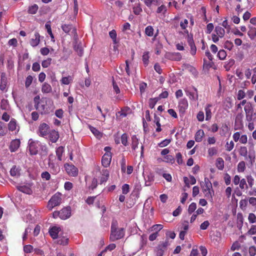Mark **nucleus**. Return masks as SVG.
<instances>
[{
  "label": "nucleus",
  "instance_id": "1",
  "mask_svg": "<svg viewBox=\"0 0 256 256\" xmlns=\"http://www.w3.org/2000/svg\"><path fill=\"white\" fill-rule=\"evenodd\" d=\"M34 108L38 110L41 114H46L50 113V108L47 105L46 101L40 100L39 96H36L34 98Z\"/></svg>",
  "mask_w": 256,
  "mask_h": 256
},
{
  "label": "nucleus",
  "instance_id": "2",
  "mask_svg": "<svg viewBox=\"0 0 256 256\" xmlns=\"http://www.w3.org/2000/svg\"><path fill=\"white\" fill-rule=\"evenodd\" d=\"M117 222H112L111 226L110 236V239L111 241L114 242L124 238L125 230L124 228H117Z\"/></svg>",
  "mask_w": 256,
  "mask_h": 256
},
{
  "label": "nucleus",
  "instance_id": "3",
  "mask_svg": "<svg viewBox=\"0 0 256 256\" xmlns=\"http://www.w3.org/2000/svg\"><path fill=\"white\" fill-rule=\"evenodd\" d=\"M62 194L60 192H57L48 201V208L52 210L54 206H59L62 203Z\"/></svg>",
  "mask_w": 256,
  "mask_h": 256
},
{
  "label": "nucleus",
  "instance_id": "4",
  "mask_svg": "<svg viewBox=\"0 0 256 256\" xmlns=\"http://www.w3.org/2000/svg\"><path fill=\"white\" fill-rule=\"evenodd\" d=\"M40 144V142L38 140H34L32 139L29 140L28 148L30 154H37Z\"/></svg>",
  "mask_w": 256,
  "mask_h": 256
},
{
  "label": "nucleus",
  "instance_id": "5",
  "mask_svg": "<svg viewBox=\"0 0 256 256\" xmlns=\"http://www.w3.org/2000/svg\"><path fill=\"white\" fill-rule=\"evenodd\" d=\"M64 168L66 173L71 176H76L78 174V169L72 164L66 163L64 164Z\"/></svg>",
  "mask_w": 256,
  "mask_h": 256
},
{
  "label": "nucleus",
  "instance_id": "6",
  "mask_svg": "<svg viewBox=\"0 0 256 256\" xmlns=\"http://www.w3.org/2000/svg\"><path fill=\"white\" fill-rule=\"evenodd\" d=\"M169 245L168 240L159 244L156 248V256H162L164 251L166 250L167 246Z\"/></svg>",
  "mask_w": 256,
  "mask_h": 256
},
{
  "label": "nucleus",
  "instance_id": "7",
  "mask_svg": "<svg viewBox=\"0 0 256 256\" xmlns=\"http://www.w3.org/2000/svg\"><path fill=\"white\" fill-rule=\"evenodd\" d=\"M188 102L186 98L181 99L178 104V108L179 112L182 114H184L186 112V110L188 108Z\"/></svg>",
  "mask_w": 256,
  "mask_h": 256
},
{
  "label": "nucleus",
  "instance_id": "8",
  "mask_svg": "<svg viewBox=\"0 0 256 256\" xmlns=\"http://www.w3.org/2000/svg\"><path fill=\"white\" fill-rule=\"evenodd\" d=\"M50 126L46 123L40 124L38 126V134L40 136L44 137L48 135Z\"/></svg>",
  "mask_w": 256,
  "mask_h": 256
},
{
  "label": "nucleus",
  "instance_id": "9",
  "mask_svg": "<svg viewBox=\"0 0 256 256\" xmlns=\"http://www.w3.org/2000/svg\"><path fill=\"white\" fill-rule=\"evenodd\" d=\"M8 128L10 131H15V134H18L20 130V126L18 125L16 120L12 118L8 124Z\"/></svg>",
  "mask_w": 256,
  "mask_h": 256
},
{
  "label": "nucleus",
  "instance_id": "10",
  "mask_svg": "<svg viewBox=\"0 0 256 256\" xmlns=\"http://www.w3.org/2000/svg\"><path fill=\"white\" fill-rule=\"evenodd\" d=\"M48 166L50 168V172L52 174H56L60 172V168L59 166L51 161L49 160V162H48Z\"/></svg>",
  "mask_w": 256,
  "mask_h": 256
},
{
  "label": "nucleus",
  "instance_id": "11",
  "mask_svg": "<svg viewBox=\"0 0 256 256\" xmlns=\"http://www.w3.org/2000/svg\"><path fill=\"white\" fill-rule=\"evenodd\" d=\"M187 41H188L189 46L190 48V52L192 56H194L196 52V48L195 45V44H194V40L193 39V36L192 35H190V36L188 35Z\"/></svg>",
  "mask_w": 256,
  "mask_h": 256
},
{
  "label": "nucleus",
  "instance_id": "12",
  "mask_svg": "<svg viewBox=\"0 0 256 256\" xmlns=\"http://www.w3.org/2000/svg\"><path fill=\"white\" fill-rule=\"evenodd\" d=\"M112 160V154L111 152H106L102 156V165L106 168L108 166Z\"/></svg>",
  "mask_w": 256,
  "mask_h": 256
},
{
  "label": "nucleus",
  "instance_id": "13",
  "mask_svg": "<svg viewBox=\"0 0 256 256\" xmlns=\"http://www.w3.org/2000/svg\"><path fill=\"white\" fill-rule=\"evenodd\" d=\"M60 218L66 220L69 218L71 216V208L70 206H67L62 208L60 210Z\"/></svg>",
  "mask_w": 256,
  "mask_h": 256
},
{
  "label": "nucleus",
  "instance_id": "14",
  "mask_svg": "<svg viewBox=\"0 0 256 256\" xmlns=\"http://www.w3.org/2000/svg\"><path fill=\"white\" fill-rule=\"evenodd\" d=\"M100 184H102L104 182H106L109 176H110V172L107 169H102L100 171Z\"/></svg>",
  "mask_w": 256,
  "mask_h": 256
},
{
  "label": "nucleus",
  "instance_id": "15",
  "mask_svg": "<svg viewBox=\"0 0 256 256\" xmlns=\"http://www.w3.org/2000/svg\"><path fill=\"white\" fill-rule=\"evenodd\" d=\"M20 144V141L19 139H15L12 140L9 146V149L11 152L16 151Z\"/></svg>",
  "mask_w": 256,
  "mask_h": 256
},
{
  "label": "nucleus",
  "instance_id": "16",
  "mask_svg": "<svg viewBox=\"0 0 256 256\" xmlns=\"http://www.w3.org/2000/svg\"><path fill=\"white\" fill-rule=\"evenodd\" d=\"M242 118H243V114L242 112L236 115V120H235V125H234V127H235L234 129L236 130L240 129L242 127V126H243L242 122Z\"/></svg>",
  "mask_w": 256,
  "mask_h": 256
},
{
  "label": "nucleus",
  "instance_id": "17",
  "mask_svg": "<svg viewBox=\"0 0 256 256\" xmlns=\"http://www.w3.org/2000/svg\"><path fill=\"white\" fill-rule=\"evenodd\" d=\"M202 187L205 196L208 198H212V193L214 194L212 186H203Z\"/></svg>",
  "mask_w": 256,
  "mask_h": 256
},
{
  "label": "nucleus",
  "instance_id": "18",
  "mask_svg": "<svg viewBox=\"0 0 256 256\" xmlns=\"http://www.w3.org/2000/svg\"><path fill=\"white\" fill-rule=\"evenodd\" d=\"M16 188L19 191L27 194H31L32 193V190L30 186H18Z\"/></svg>",
  "mask_w": 256,
  "mask_h": 256
},
{
  "label": "nucleus",
  "instance_id": "19",
  "mask_svg": "<svg viewBox=\"0 0 256 256\" xmlns=\"http://www.w3.org/2000/svg\"><path fill=\"white\" fill-rule=\"evenodd\" d=\"M34 38H32L30 40V44L32 47L37 46L40 42V35L38 32L34 33Z\"/></svg>",
  "mask_w": 256,
  "mask_h": 256
},
{
  "label": "nucleus",
  "instance_id": "20",
  "mask_svg": "<svg viewBox=\"0 0 256 256\" xmlns=\"http://www.w3.org/2000/svg\"><path fill=\"white\" fill-rule=\"evenodd\" d=\"M239 154L244 158L245 160H247L248 158L250 160H252V156L250 155H248V149L246 146H241L238 150Z\"/></svg>",
  "mask_w": 256,
  "mask_h": 256
},
{
  "label": "nucleus",
  "instance_id": "21",
  "mask_svg": "<svg viewBox=\"0 0 256 256\" xmlns=\"http://www.w3.org/2000/svg\"><path fill=\"white\" fill-rule=\"evenodd\" d=\"M48 137L52 142L55 143L59 138V134L58 131L52 130L50 132Z\"/></svg>",
  "mask_w": 256,
  "mask_h": 256
},
{
  "label": "nucleus",
  "instance_id": "22",
  "mask_svg": "<svg viewBox=\"0 0 256 256\" xmlns=\"http://www.w3.org/2000/svg\"><path fill=\"white\" fill-rule=\"evenodd\" d=\"M60 230V228L56 226H53L49 230V233L53 239H56L58 236V233Z\"/></svg>",
  "mask_w": 256,
  "mask_h": 256
},
{
  "label": "nucleus",
  "instance_id": "23",
  "mask_svg": "<svg viewBox=\"0 0 256 256\" xmlns=\"http://www.w3.org/2000/svg\"><path fill=\"white\" fill-rule=\"evenodd\" d=\"M212 106V104H207L204 108L205 112H206V120H209L211 119L212 116V113L211 108Z\"/></svg>",
  "mask_w": 256,
  "mask_h": 256
},
{
  "label": "nucleus",
  "instance_id": "24",
  "mask_svg": "<svg viewBox=\"0 0 256 256\" xmlns=\"http://www.w3.org/2000/svg\"><path fill=\"white\" fill-rule=\"evenodd\" d=\"M194 92H187L186 95L188 96L190 100H198V90L196 88H194Z\"/></svg>",
  "mask_w": 256,
  "mask_h": 256
},
{
  "label": "nucleus",
  "instance_id": "25",
  "mask_svg": "<svg viewBox=\"0 0 256 256\" xmlns=\"http://www.w3.org/2000/svg\"><path fill=\"white\" fill-rule=\"evenodd\" d=\"M204 136V131L200 129L198 130L194 136V139L196 142H200L202 140L203 137Z\"/></svg>",
  "mask_w": 256,
  "mask_h": 256
},
{
  "label": "nucleus",
  "instance_id": "26",
  "mask_svg": "<svg viewBox=\"0 0 256 256\" xmlns=\"http://www.w3.org/2000/svg\"><path fill=\"white\" fill-rule=\"evenodd\" d=\"M64 147L62 146H60L58 147L56 150V156H57L58 160L59 161H62V155L64 153Z\"/></svg>",
  "mask_w": 256,
  "mask_h": 256
},
{
  "label": "nucleus",
  "instance_id": "27",
  "mask_svg": "<svg viewBox=\"0 0 256 256\" xmlns=\"http://www.w3.org/2000/svg\"><path fill=\"white\" fill-rule=\"evenodd\" d=\"M57 238H58L57 243L58 244L66 246L68 243V238L66 236L60 235Z\"/></svg>",
  "mask_w": 256,
  "mask_h": 256
},
{
  "label": "nucleus",
  "instance_id": "28",
  "mask_svg": "<svg viewBox=\"0 0 256 256\" xmlns=\"http://www.w3.org/2000/svg\"><path fill=\"white\" fill-rule=\"evenodd\" d=\"M52 91V88L51 86L46 83L44 82L42 84V92L44 94H48Z\"/></svg>",
  "mask_w": 256,
  "mask_h": 256
},
{
  "label": "nucleus",
  "instance_id": "29",
  "mask_svg": "<svg viewBox=\"0 0 256 256\" xmlns=\"http://www.w3.org/2000/svg\"><path fill=\"white\" fill-rule=\"evenodd\" d=\"M139 144L138 139L136 135H134L132 137V150H135L138 148Z\"/></svg>",
  "mask_w": 256,
  "mask_h": 256
},
{
  "label": "nucleus",
  "instance_id": "30",
  "mask_svg": "<svg viewBox=\"0 0 256 256\" xmlns=\"http://www.w3.org/2000/svg\"><path fill=\"white\" fill-rule=\"evenodd\" d=\"M73 80L72 77L70 76L62 77L60 80L62 84L68 85Z\"/></svg>",
  "mask_w": 256,
  "mask_h": 256
},
{
  "label": "nucleus",
  "instance_id": "31",
  "mask_svg": "<svg viewBox=\"0 0 256 256\" xmlns=\"http://www.w3.org/2000/svg\"><path fill=\"white\" fill-rule=\"evenodd\" d=\"M224 162L222 158H218L216 159V166L219 170H222L224 168Z\"/></svg>",
  "mask_w": 256,
  "mask_h": 256
},
{
  "label": "nucleus",
  "instance_id": "32",
  "mask_svg": "<svg viewBox=\"0 0 256 256\" xmlns=\"http://www.w3.org/2000/svg\"><path fill=\"white\" fill-rule=\"evenodd\" d=\"M248 34L250 39H254L256 36V28L253 26H249Z\"/></svg>",
  "mask_w": 256,
  "mask_h": 256
},
{
  "label": "nucleus",
  "instance_id": "33",
  "mask_svg": "<svg viewBox=\"0 0 256 256\" xmlns=\"http://www.w3.org/2000/svg\"><path fill=\"white\" fill-rule=\"evenodd\" d=\"M230 131V128L226 124H222L220 130V134L222 136H226Z\"/></svg>",
  "mask_w": 256,
  "mask_h": 256
},
{
  "label": "nucleus",
  "instance_id": "34",
  "mask_svg": "<svg viewBox=\"0 0 256 256\" xmlns=\"http://www.w3.org/2000/svg\"><path fill=\"white\" fill-rule=\"evenodd\" d=\"M74 48L79 56H81L82 55L84 50L80 44H76L74 46Z\"/></svg>",
  "mask_w": 256,
  "mask_h": 256
},
{
  "label": "nucleus",
  "instance_id": "35",
  "mask_svg": "<svg viewBox=\"0 0 256 256\" xmlns=\"http://www.w3.org/2000/svg\"><path fill=\"white\" fill-rule=\"evenodd\" d=\"M144 2L148 8H150L152 6L158 5V0H144Z\"/></svg>",
  "mask_w": 256,
  "mask_h": 256
},
{
  "label": "nucleus",
  "instance_id": "36",
  "mask_svg": "<svg viewBox=\"0 0 256 256\" xmlns=\"http://www.w3.org/2000/svg\"><path fill=\"white\" fill-rule=\"evenodd\" d=\"M149 52H145L142 56V60L145 66H147L149 63Z\"/></svg>",
  "mask_w": 256,
  "mask_h": 256
},
{
  "label": "nucleus",
  "instance_id": "37",
  "mask_svg": "<svg viewBox=\"0 0 256 256\" xmlns=\"http://www.w3.org/2000/svg\"><path fill=\"white\" fill-rule=\"evenodd\" d=\"M215 32L220 38H222L225 34V30L222 28L218 26L215 28Z\"/></svg>",
  "mask_w": 256,
  "mask_h": 256
},
{
  "label": "nucleus",
  "instance_id": "38",
  "mask_svg": "<svg viewBox=\"0 0 256 256\" xmlns=\"http://www.w3.org/2000/svg\"><path fill=\"white\" fill-rule=\"evenodd\" d=\"M10 174L12 176H20V170L16 168V166H14L10 169Z\"/></svg>",
  "mask_w": 256,
  "mask_h": 256
},
{
  "label": "nucleus",
  "instance_id": "39",
  "mask_svg": "<svg viewBox=\"0 0 256 256\" xmlns=\"http://www.w3.org/2000/svg\"><path fill=\"white\" fill-rule=\"evenodd\" d=\"M246 181L248 182V188L249 187L252 188L254 182V178L251 175H248L246 176Z\"/></svg>",
  "mask_w": 256,
  "mask_h": 256
},
{
  "label": "nucleus",
  "instance_id": "40",
  "mask_svg": "<svg viewBox=\"0 0 256 256\" xmlns=\"http://www.w3.org/2000/svg\"><path fill=\"white\" fill-rule=\"evenodd\" d=\"M244 110L246 114H250L253 112L252 106L250 102H248L244 107Z\"/></svg>",
  "mask_w": 256,
  "mask_h": 256
},
{
  "label": "nucleus",
  "instance_id": "41",
  "mask_svg": "<svg viewBox=\"0 0 256 256\" xmlns=\"http://www.w3.org/2000/svg\"><path fill=\"white\" fill-rule=\"evenodd\" d=\"M163 228V226L160 224H156L153 225L149 230L150 232L156 231L158 232L162 230Z\"/></svg>",
  "mask_w": 256,
  "mask_h": 256
},
{
  "label": "nucleus",
  "instance_id": "42",
  "mask_svg": "<svg viewBox=\"0 0 256 256\" xmlns=\"http://www.w3.org/2000/svg\"><path fill=\"white\" fill-rule=\"evenodd\" d=\"M159 98H150L148 101L149 107L152 109L154 108Z\"/></svg>",
  "mask_w": 256,
  "mask_h": 256
},
{
  "label": "nucleus",
  "instance_id": "43",
  "mask_svg": "<svg viewBox=\"0 0 256 256\" xmlns=\"http://www.w3.org/2000/svg\"><path fill=\"white\" fill-rule=\"evenodd\" d=\"M246 169V164L244 161L240 162L238 164L237 170L238 172H242Z\"/></svg>",
  "mask_w": 256,
  "mask_h": 256
},
{
  "label": "nucleus",
  "instance_id": "44",
  "mask_svg": "<svg viewBox=\"0 0 256 256\" xmlns=\"http://www.w3.org/2000/svg\"><path fill=\"white\" fill-rule=\"evenodd\" d=\"M8 108L9 104L8 100L2 99L0 102V108L3 110H7Z\"/></svg>",
  "mask_w": 256,
  "mask_h": 256
},
{
  "label": "nucleus",
  "instance_id": "45",
  "mask_svg": "<svg viewBox=\"0 0 256 256\" xmlns=\"http://www.w3.org/2000/svg\"><path fill=\"white\" fill-rule=\"evenodd\" d=\"M38 7L36 4L29 7L28 10V12L30 14H36L38 10Z\"/></svg>",
  "mask_w": 256,
  "mask_h": 256
},
{
  "label": "nucleus",
  "instance_id": "46",
  "mask_svg": "<svg viewBox=\"0 0 256 256\" xmlns=\"http://www.w3.org/2000/svg\"><path fill=\"white\" fill-rule=\"evenodd\" d=\"M154 122L156 123L157 128H156V132H160L162 130V128H160V118L156 116V114L154 115Z\"/></svg>",
  "mask_w": 256,
  "mask_h": 256
},
{
  "label": "nucleus",
  "instance_id": "47",
  "mask_svg": "<svg viewBox=\"0 0 256 256\" xmlns=\"http://www.w3.org/2000/svg\"><path fill=\"white\" fill-rule=\"evenodd\" d=\"M239 186L241 190H247L248 188V186L246 184V180L244 178H242L239 183Z\"/></svg>",
  "mask_w": 256,
  "mask_h": 256
},
{
  "label": "nucleus",
  "instance_id": "48",
  "mask_svg": "<svg viewBox=\"0 0 256 256\" xmlns=\"http://www.w3.org/2000/svg\"><path fill=\"white\" fill-rule=\"evenodd\" d=\"M154 28L150 26H148L145 28V33L148 36H152L154 35Z\"/></svg>",
  "mask_w": 256,
  "mask_h": 256
},
{
  "label": "nucleus",
  "instance_id": "49",
  "mask_svg": "<svg viewBox=\"0 0 256 256\" xmlns=\"http://www.w3.org/2000/svg\"><path fill=\"white\" fill-rule=\"evenodd\" d=\"M62 28L64 32L68 34L72 28V26L71 24H64L62 26Z\"/></svg>",
  "mask_w": 256,
  "mask_h": 256
},
{
  "label": "nucleus",
  "instance_id": "50",
  "mask_svg": "<svg viewBox=\"0 0 256 256\" xmlns=\"http://www.w3.org/2000/svg\"><path fill=\"white\" fill-rule=\"evenodd\" d=\"M166 7L164 4L161 5L160 6L158 7V8L156 10V12L158 14L162 13L164 14L166 12Z\"/></svg>",
  "mask_w": 256,
  "mask_h": 256
},
{
  "label": "nucleus",
  "instance_id": "51",
  "mask_svg": "<svg viewBox=\"0 0 256 256\" xmlns=\"http://www.w3.org/2000/svg\"><path fill=\"white\" fill-rule=\"evenodd\" d=\"M110 36L112 38L113 40L114 44H116L117 43L116 42V31L114 30L110 31L109 32Z\"/></svg>",
  "mask_w": 256,
  "mask_h": 256
},
{
  "label": "nucleus",
  "instance_id": "52",
  "mask_svg": "<svg viewBox=\"0 0 256 256\" xmlns=\"http://www.w3.org/2000/svg\"><path fill=\"white\" fill-rule=\"evenodd\" d=\"M171 142V139H165L158 144V146L160 148L165 147L168 146Z\"/></svg>",
  "mask_w": 256,
  "mask_h": 256
},
{
  "label": "nucleus",
  "instance_id": "53",
  "mask_svg": "<svg viewBox=\"0 0 256 256\" xmlns=\"http://www.w3.org/2000/svg\"><path fill=\"white\" fill-rule=\"evenodd\" d=\"M248 220L250 224L256 222V216L254 213H250L248 216Z\"/></svg>",
  "mask_w": 256,
  "mask_h": 256
},
{
  "label": "nucleus",
  "instance_id": "54",
  "mask_svg": "<svg viewBox=\"0 0 256 256\" xmlns=\"http://www.w3.org/2000/svg\"><path fill=\"white\" fill-rule=\"evenodd\" d=\"M142 12V8L140 6V4L138 3V5L133 8V12L136 15L140 14Z\"/></svg>",
  "mask_w": 256,
  "mask_h": 256
},
{
  "label": "nucleus",
  "instance_id": "55",
  "mask_svg": "<svg viewBox=\"0 0 256 256\" xmlns=\"http://www.w3.org/2000/svg\"><path fill=\"white\" fill-rule=\"evenodd\" d=\"M218 56L220 60H224L226 56V53L224 50H221L218 52Z\"/></svg>",
  "mask_w": 256,
  "mask_h": 256
},
{
  "label": "nucleus",
  "instance_id": "56",
  "mask_svg": "<svg viewBox=\"0 0 256 256\" xmlns=\"http://www.w3.org/2000/svg\"><path fill=\"white\" fill-rule=\"evenodd\" d=\"M52 60L51 58H48L46 60H43L42 62V66L44 68H48L51 64Z\"/></svg>",
  "mask_w": 256,
  "mask_h": 256
},
{
  "label": "nucleus",
  "instance_id": "57",
  "mask_svg": "<svg viewBox=\"0 0 256 256\" xmlns=\"http://www.w3.org/2000/svg\"><path fill=\"white\" fill-rule=\"evenodd\" d=\"M90 130L91 132H92V134L96 137L102 136V133L99 130H98L96 128L91 126L90 128Z\"/></svg>",
  "mask_w": 256,
  "mask_h": 256
},
{
  "label": "nucleus",
  "instance_id": "58",
  "mask_svg": "<svg viewBox=\"0 0 256 256\" xmlns=\"http://www.w3.org/2000/svg\"><path fill=\"white\" fill-rule=\"evenodd\" d=\"M196 208V204L195 202H192L188 206V212L192 214Z\"/></svg>",
  "mask_w": 256,
  "mask_h": 256
},
{
  "label": "nucleus",
  "instance_id": "59",
  "mask_svg": "<svg viewBox=\"0 0 256 256\" xmlns=\"http://www.w3.org/2000/svg\"><path fill=\"white\" fill-rule=\"evenodd\" d=\"M33 78L32 76H28L26 78L25 82V86L26 88H28L32 83Z\"/></svg>",
  "mask_w": 256,
  "mask_h": 256
},
{
  "label": "nucleus",
  "instance_id": "60",
  "mask_svg": "<svg viewBox=\"0 0 256 256\" xmlns=\"http://www.w3.org/2000/svg\"><path fill=\"white\" fill-rule=\"evenodd\" d=\"M246 96V94L245 92L242 90H240L238 91V94H237V99L238 100H241L243 99Z\"/></svg>",
  "mask_w": 256,
  "mask_h": 256
},
{
  "label": "nucleus",
  "instance_id": "61",
  "mask_svg": "<svg viewBox=\"0 0 256 256\" xmlns=\"http://www.w3.org/2000/svg\"><path fill=\"white\" fill-rule=\"evenodd\" d=\"M164 161L166 162L174 164V158L173 156L171 155H166L164 157Z\"/></svg>",
  "mask_w": 256,
  "mask_h": 256
},
{
  "label": "nucleus",
  "instance_id": "62",
  "mask_svg": "<svg viewBox=\"0 0 256 256\" xmlns=\"http://www.w3.org/2000/svg\"><path fill=\"white\" fill-rule=\"evenodd\" d=\"M234 46L233 43L229 40H226L224 44V48L228 50H231Z\"/></svg>",
  "mask_w": 256,
  "mask_h": 256
},
{
  "label": "nucleus",
  "instance_id": "63",
  "mask_svg": "<svg viewBox=\"0 0 256 256\" xmlns=\"http://www.w3.org/2000/svg\"><path fill=\"white\" fill-rule=\"evenodd\" d=\"M248 252L250 256H255L256 254V247L254 246H250Z\"/></svg>",
  "mask_w": 256,
  "mask_h": 256
},
{
  "label": "nucleus",
  "instance_id": "64",
  "mask_svg": "<svg viewBox=\"0 0 256 256\" xmlns=\"http://www.w3.org/2000/svg\"><path fill=\"white\" fill-rule=\"evenodd\" d=\"M248 233L250 235H254L256 234V225H252L250 229L248 230Z\"/></svg>",
  "mask_w": 256,
  "mask_h": 256
}]
</instances>
